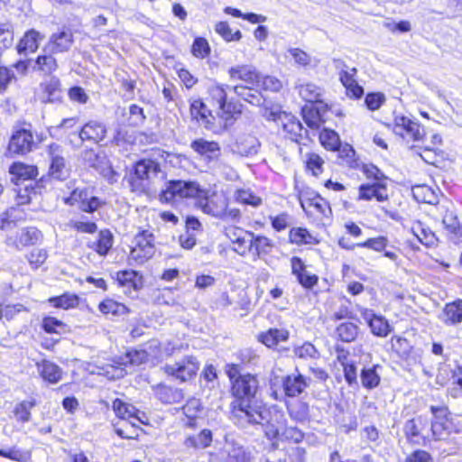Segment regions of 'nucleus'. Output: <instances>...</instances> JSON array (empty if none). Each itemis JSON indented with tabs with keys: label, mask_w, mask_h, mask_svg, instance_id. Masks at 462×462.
Returning a JSON list of instances; mask_svg holds the SVG:
<instances>
[{
	"label": "nucleus",
	"mask_w": 462,
	"mask_h": 462,
	"mask_svg": "<svg viewBox=\"0 0 462 462\" xmlns=\"http://www.w3.org/2000/svg\"><path fill=\"white\" fill-rule=\"evenodd\" d=\"M210 53V47L205 38L198 37L192 44V54L200 59H204Z\"/></svg>",
	"instance_id": "50"
},
{
	"label": "nucleus",
	"mask_w": 462,
	"mask_h": 462,
	"mask_svg": "<svg viewBox=\"0 0 462 462\" xmlns=\"http://www.w3.org/2000/svg\"><path fill=\"white\" fill-rule=\"evenodd\" d=\"M442 216V224L446 230L450 234V238L457 243L462 239V226H460L457 217L453 210L448 209L445 206H440Z\"/></svg>",
	"instance_id": "18"
},
{
	"label": "nucleus",
	"mask_w": 462,
	"mask_h": 462,
	"mask_svg": "<svg viewBox=\"0 0 462 462\" xmlns=\"http://www.w3.org/2000/svg\"><path fill=\"white\" fill-rule=\"evenodd\" d=\"M106 135V127L104 124L98 121L91 120L85 124L79 133V136L81 141H92L94 143H99L104 140Z\"/></svg>",
	"instance_id": "17"
},
{
	"label": "nucleus",
	"mask_w": 462,
	"mask_h": 462,
	"mask_svg": "<svg viewBox=\"0 0 462 462\" xmlns=\"http://www.w3.org/2000/svg\"><path fill=\"white\" fill-rule=\"evenodd\" d=\"M228 85L214 84L208 88V95L217 106V114L225 120L230 119L236 110V106L226 102V89Z\"/></svg>",
	"instance_id": "7"
},
{
	"label": "nucleus",
	"mask_w": 462,
	"mask_h": 462,
	"mask_svg": "<svg viewBox=\"0 0 462 462\" xmlns=\"http://www.w3.org/2000/svg\"><path fill=\"white\" fill-rule=\"evenodd\" d=\"M81 156L84 162L88 167H92L96 170H100L106 160L105 156H100L92 149L83 151Z\"/></svg>",
	"instance_id": "46"
},
{
	"label": "nucleus",
	"mask_w": 462,
	"mask_h": 462,
	"mask_svg": "<svg viewBox=\"0 0 462 462\" xmlns=\"http://www.w3.org/2000/svg\"><path fill=\"white\" fill-rule=\"evenodd\" d=\"M413 198L421 203L437 204L438 195L435 190L428 185H416L412 187Z\"/></svg>",
	"instance_id": "36"
},
{
	"label": "nucleus",
	"mask_w": 462,
	"mask_h": 462,
	"mask_svg": "<svg viewBox=\"0 0 462 462\" xmlns=\"http://www.w3.org/2000/svg\"><path fill=\"white\" fill-rule=\"evenodd\" d=\"M211 442L212 431L208 429H204L197 435L189 436L185 439L184 445L187 448H193L199 449L209 447Z\"/></svg>",
	"instance_id": "34"
},
{
	"label": "nucleus",
	"mask_w": 462,
	"mask_h": 462,
	"mask_svg": "<svg viewBox=\"0 0 462 462\" xmlns=\"http://www.w3.org/2000/svg\"><path fill=\"white\" fill-rule=\"evenodd\" d=\"M299 95L307 102L315 103L319 101L321 89L312 83H308L299 87Z\"/></svg>",
	"instance_id": "40"
},
{
	"label": "nucleus",
	"mask_w": 462,
	"mask_h": 462,
	"mask_svg": "<svg viewBox=\"0 0 462 462\" xmlns=\"http://www.w3.org/2000/svg\"><path fill=\"white\" fill-rule=\"evenodd\" d=\"M69 226L81 233L94 234L97 231V224L91 221L75 220L71 221Z\"/></svg>",
	"instance_id": "59"
},
{
	"label": "nucleus",
	"mask_w": 462,
	"mask_h": 462,
	"mask_svg": "<svg viewBox=\"0 0 462 462\" xmlns=\"http://www.w3.org/2000/svg\"><path fill=\"white\" fill-rule=\"evenodd\" d=\"M73 44V35L70 31H61L51 34L42 52L57 54L69 51Z\"/></svg>",
	"instance_id": "13"
},
{
	"label": "nucleus",
	"mask_w": 462,
	"mask_h": 462,
	"mask_svg": "<svg viewBox=\"0 0 462 462\" xmlns=\"http://www.w3.org/2000/svg\"><path fill=\"white\" fill-rule=\"evenodd\" d=\"M202 190L197 182L176 180H169L159 197L162 201L170 202L175 198H195L199 196Z\"/></svg>",
	"instance_id": "3"
},
{
	"label": "nucleus",
	"mask_w": 462,
	"mask_h": 462,
	"mask_svg": "<svg viewBox=\"0 0 462 462\" xmlns=\"http://www.w3.org/2000/svg\"><path fill=\"white\" fill-rule=\"evenodd\" d=\"M226 451L227 453V462H248V457L241 446L228 443Z\"/></svg>",
	"instance_id": "42"
},
{
	"label": "nucleus",
	"mask_w": 462,
	"mask_h": 462,
	"mask_svg": "<svg viewBox=\"0 0 462 462\" xmlns=\"http://www.w3.org/2000/svg\"><path fill=\"white\" fill-rule=\"evenodd\" d=\"M199 364L196 357L186 356L174 364H167L164 365V372L180 382L190 380L198 372Z\"/></svg>",
	"instance_id": "5"
},
{
	"label": "nucleus",
	"mask_w": 462,
	"mask_h": 462,
	"mask_svg": "<svg viewBox=\"0 0 462 462\" xmlns=\"http://www.w3.org/2000/svg\"><path fill=\"white\" fill-rule=\"evenodd\" d=\"M42 94L40 99L42 103H60L62 99L60 81L56 77H51L40 84Z\"/></svg>",
	"instance_id": "14"
},
{
	"label": "nucleus",
	"mask_w": 462,
	"mask_h": 462,
	"mask_svg": "<svg viewBox=\"0 0 462 462\" xmlns=\"http://www.w3.org/2000/svg\"><path fill=\"white\" fill-rule=\"evenodd\" d=\"M66 325L56 318L47 317L42 320V328L47 333H61Z\"/></svg>",
	"instance_id": "52"
},
{
	"label": "nucleus",
	"mask_w": 462,
	"mask_h": 462,
	"mask_svg": "<svg viewBox=\"0 0 462 462\" xmlns=\"http://www.w3.org/2000/svg\"><path fill=\"white\" fill-rule=\"evenodd\" d=\"M41 236V232L37 228L27 227L17 231L15 234L7 235L5 243L7 246L21 251L26 246L37 244Z\"/></svg>",
	"instance_id": "9"
},
{
	"label": "nucleus",
	"mask_w": 462,
	"mask_h": 462,
	"mask_svg": "<svg viewBox=\"0 0 462 462\" xmlns=\"http://www.w3.org/2000/svg\"><path fill=\"white\" fill-rule=\"evenodd\" d=\"M439 319L446 325H457L462 322V300L446 304Z\"/></svg>",
	"instance_id": "27"
},
{
	"label": "nucleus",
	"mask_w": 462,
	"mask_h": 462,
	"mask_svg": "<svg viewBox=\"0 0 462 462\" xmlns=\"http://www.w3.org/2000/svg\"><path fill=\"white\" fill-rule=\"evenodd\" d=\"M319 141L326 149L330 151L338 150L340 147L339 136L332 130L323 129L319 134Z\"/></svg>",
	"instance_id": "39"
},
{
	"label": "nucleus",
	"mask_w": 462,
	"mask_h": 462,
	"mask_svg": "<svg viewBox=\"0 0 462 462\" xmlns=\"http://www.w3.org/2000/svg\"><path fill=\"white\" fill-rule=\"evenodd\" d=\"M282 123L284 132L296 143L300 142V138H302L303 134H308V130L305 129L301 123L292 115L285 114L282 118Z\"/></svg>",
	"instance_id": "22"
},
{
	"label": "nucleus",
	"mask_w": 462,
	"mask_h": 462,
	"mask_svg": "<svg viewBox=\"0 0 462 462\" xmlns=\"http://www.w3.org/2000/svg\"><path fill=\"white\" fill-rule=\"evenodd\" d=\"M257 88H262L263 90H269L277 92L282 88V83L277 78L273 76H262L259 73V81H257L256 86Z\"/></svg>",
	"instance_id": "43"
},
{
	"label": "nucleus",
	"mask_w": 462,
	"mask_h": 462,
	"mask_svg": "<svg viewBox=\"0 0 462 462\" xmlns=\"http://www.w3.org/2000/svg\"><path fill=\"white\" fill-rule=\"evenodd\" d=\"M36 366L38 373L47 382L56 383L61 379L62 370L56 364L48 360H42L37 363Z\"/></svg>",
	"instance_id": "25"
},
{
	"label": "nucleus",
	"mask_w": 462,
	"mask_h": 462,
	"mask_svg": "<svg viewBox=\"0 0 462 462\" xmlns=\"http://www.w3.org/2000/svg\"><path fill=\"white\" fill-rule=\"evenodd\" d=\"M58 69V64L53 54L49 52H43L37 57L34 62L32 69L35 71H41L44 74H51Z\"/></svg>",
	"instance_id": "35"
},
{
	"label": "nucleus",
	"mask_w": 462,
	"mask_h": 462,
	"mask_svg": "<svg viewBox=\"0 0 462 462\" xmlns=\"http://www.w3.org/2000/svg\"><path fill=\"white\" fill-rule=\"evenodd\" d=\"M154 252V236L148 230H143L135 236L129 259L143 264L153 256Z\"/></svg>",
	"instance_id": "4"
},
{
	"label": "nucleus",
	"mask_w": 462,
	"mask_h": 462,
	"mask_svg": "<svg viewBox=\"0 0 462 462\" xmlns=\"http://www.w3.org/2000/svg\"><path fill=\"white\" fill-rule=\"evenodd\" d=\"M411 232L425 245H430L434 242V234L430 230L425 229L420 222L411 227Z\"/></svg>",
	"instance_id": "45"
},
{
	"label": "nucleus",
	"mask_w": 462,
	"mask_h": 462,
	"mask_svg": "<svg viewBox=\"0 0 462 462\" xmlns=\"http://www.w3.org/2000/svg\"><path fill=\"white\" fill-rule=\"evenodd\" d=\"M35 145L32 133L30 130H17L11 137L9 152L16 154H25Z\"/></svg>",
	"instance_id": "12"
},
{
	"label": "nucleus",
	"mask_w": 462,
	"mask_h": 462,
	"mask_svg": "<svg viewBox=\"0 0 462 462\" xmlns=\"http://www.w3.org/2000/svg\"><path fill=\"white\" fill-rule=\"evenodd\" d=\"M387 240L383 236L370 238L364 243L357 244V246L367 247L375 251H382L386 246Z\"/></svg>",
	"instance_id": "63"
},
{
	"label": "nucleus",
	"mask_w": 462,
	"mask_h": 462,
	"mask_svg": "<svg viewBox=\"0 0 462 462\" xmlns=\"http://www.w3.org/2000/svg\"><path fill=\"white\" fill-rule=\"evenodd\" d=\"M303 118L307 125L311 129H319L321 125L320 116L318 111L303 109Z\"/></svg>",
	"instance_id": "57"
},
{
	"label": "nucleus",
	"mask_w": 462,
	"mask_h": 462,
	"mask_svg": "<svg viewBox=\"0 0 462 462\" xmlns=\"http://www.w3.org/2000/svg\"><path fill=\"white\" fill-rule=\"evenodd\" d=\"M216 217L220 218L223 221H238L240 219V210L237 208H229L225 206L224 211H215Z\"/></svg>",
	"instance_id": "61"
},
{
	"label": "nucleus",
	"mask_w": 462,
	"mask_h": 462,
	"mask_svg": "<svg viewBox=\"0 0 462 462\" xmlns=\"http://www.w3.org/2000/svg\"><path fill=\"white\" fill-rule=\"evenodd\" d=\"M46 258L47 253L43 249H34L28 256L30 263L34 265L35 268L42 265L45 262Z\"/></svg>",
	"instance_id": "64"
},
{
	"label": "nucleus",
	"mask_w": 462,
	"mask_h": 462,
	"mask_svg": "<svg viewBox=\"0 0 462 462\" xmlns=\"http://www.w3.org/2000/svg\"><path fill=\"white\" fill-rule=\"evenodd\" d=\"M307 168L312 171L313 175L319 176L322 172L323 159L317 153H309L307 155Z\"/></svg>",
	"instance_id": "54"
},
{
	"label": "nucleus",
	"mask_w": 462,
	"mask_h": 462,
	"mask_svg": "<svg viewBox=\"0 0 462 462\" xmlns=\"http://www.w3.org/2000/svg\"><path fill=\"white\" fill-rule=\"evenodd\" d=\"M113 409L116 416L123 420H129L132 425H134L135 421H140L136 415L137 410L131 404H127L119 399H116L113 402Z\"/></svg>",
	"instance_id": "33"
},
{
	"label": "nucleus",
	"mask_w": 462,
	"mask_h": 462,
	"mask_svg": "<svg viewBox=\"0 0 462 462\" xmlns=\"http://www.w3.org/2000/svg\"><path fill=\"white\" fill-rule=\"evenodd\" d=\"M294 355L301 359H316L319 357V354L316 347L309 342L304 343L303 345L297 346L294 348Z\"/></svg>",
	"instance_id": "49"
},
{
	"label": "nucleus",
	"mask_w": 462,
	"mask_h": 462,
	"mask_svg": "<svg viewBox=\"0 0 462 462\" xmlns=\"http://www.w3.org/2000/svg\"><path fill=\"white\" fill-rule=\"evenodd\" d=\"M35 406L34 401H23L16 405L14 415L21 422H27L31 418V410Z\"/></svg>",
	"instance_id": "47"
},
{
	"label": "nucleus",
	"mask_w": 462,
	"mask_h": 462,
	"mask_svg": "<svg viewBox=\"0 0 462 462\" xmlns=\"http://www.w3.org/2000/svg\"><path fill=\"white\" fill-rule=\"evenodd\" d=\"M49 155L51 157V165L49 174L51 178L63 180L69 176V168L66 163L65 158L61 155L60 146L52 143L49 147Z\"/></svg>",
	"instance_id": "11"
},
{
	"label": "nucleus",
	"mask_w": 462,
	"mask_h": 462,
	"mask_svg": "<svg viewBox=\"0 0 462 462\" xmlns=\"http://www.w3.org/2000/svg\"><path fill=\"white\" fill-rule=\"evenodd\" d=\"M50 301L57 308L69 309L78 304V297L76 295L63 294L59 297L51 298Z\"/></svg>",
	"instance_id": "53"
},
{
	"label": "nucleus",
	"mask_w": 462,
	"mask_h": 462,
	"mask_svg": "<svg viewBox=\"0 0 462 462\" xmlns=\"http://www.w3.org/2000/svg\"><path fill=\"white\" fill-rule=\"evenodd\" d=\"M234 92L245 101L260 106L264 103V97L255 86L236 85L233 87Z\"/></svg>",
	"instance_id": "23"
},
{
	"label": "nucleus",
	"mask_w": 462,
	"mask_h": 462,
	"mask_svg": "<svg viewBox=\"0 0 462 462\" xmlns=\"http://www.w3.org/2000/svg\"><path fill=\"white\" fill-rule=\"evenodd\" d=\"M226 201V199L223 196H214L205 202L202 209L205 213L216 217L215 211H224Z\"/></svg>",
	"instance_id": "41"
},
{
	"label": "nucleus",
	"mask_w": 462,
	"mask_h": 462,
	"mask_svg": "<svg viewBox=\"0 0 462 462\" xmlns=\"http://www.w3.org/2000/svg\"><path fill=\"white\" fill-rule=\"evenodd\" d=\"M422 423V417L417 419H411L405 422L404 433L409 439H412L420 435L419 424Z\"/></svg>",
	"instance_id": "58"
},
{
	"label": "nucleus",
	"mask_w": 462,
	"mask_h": 462,
	"mask_svg": "<svg viewBox=\"0 0 462 462\" xmlns=\"http://www.w3.org/2000/svg\"><path fill=\"white\" fill-rule=\"evenodd\" d=\"M231 415L235 423L241 427L263 425L268 421L269 411L257 396L231 402Z\"/></svg>",
	"instance_id": "1"
},
{
	"label": "nucleus",
	"mask_w": 462,
	"mask_h": 462,
	"mask_svg": "<svg viewBox=\"0 0 462 462\" xmlns=\"http://www.w3.org/2000/svg\"><path fill=\"white\" fill-rule=\"evenodd\" d=\"M301 207L304 210H306L307 208L312 207L320 214H325L326 209H329L327 201L320 197H315L308 199L307 201H301Z\"/></svg>",
	"instance_id": "55"
},
{
	"label": "nucleus",
	"mask_w": 462,
	"mask_h": 462,
	"mask_svg": "<svg viewBox=\"0 0 462 462\" xmlns=\"http://www.w3.org/2000/svg\"><path fill=\"white\" fill-rule=\"evenodd\" d=\"M310 379L300 374H289L282 379L284 393L289 397H296L301 394L310 385Z\"/></svg>",
	"instance_id": "15"
},
{
	"label": "nucleus",
	"mask_w": 462,
	"mask_h": 462,
	"mask_svg": "<svg viewBox=\"0 0 462 462\" xmlns=\"http://www.w3.org/2000/svg\"><path fill=\"white\" fill-rule=\"evenodd\" d=\"M190 148L200 156L206 157L208 161L217 159L220 154L218 143L199 138L191 142Z\"/></svg>",
	"instance_id": "20"
},
{
	"label": "nucleus",
	"mask_w": 462,
	"mask_h": 462,
	"mask_svg": "<svg viewBox=\"0 0 462 462\" xmlns=\"http://www.w3.org/2000/svg\"><path fill=\"white\" fill-rule=\"evenodd\" d=\"M116 279L120 285L129 289L133 288L135 291L143 286L142 276L136 271H120L116 273Z\"/></svg>",
	"instance_id": "31"
},
{
	"label": "nucleus",
	"mask_w": 462,
	"mask_h": 462,
	"mask_svg": "<svg viewBox=\"0 0 462 462\" xmlns=\"http://www.w3.org/2000/svg\"><path fill=\"white\" fill-rule=\"evenodd\" d=\"M337 334L340 340L350 343L357 337L359 328L353 322H343L337 326Z\"/></svg>",
	"instance_id": "38"
},
{
	"label": "nucleus",
	"mask_w": 462,
	"mask_h": 462,
	"mask_svg": "<svg viewBox=\"0 0 462 462\" xmlns=\"http://www.w3.org/2000/svg\"><path fill=\"white\" fill-rule=\"evenodd\" d=\"M113 245V236L108 229L101 230L98 234V239L88 245V247L94 249L99 255H106Z\"/></svg>",
	"instance_id": "37"
},
{
	"label": "nucleus",
	"mask_w": 462,
	"mask_h": 462,
	"mask_svg": "<svg viewBox=\"0 0 462 462\" xmlns=\"http://www.w3.org/2000/svg\"><path fill=\"white\" fill-rule=\"evenodd\" d=\"M67 203L71 205L78 203L79 208L87 213L96 211L103 204L100 199L94 196L92 190L88 188L75 189L68 198Z\"/></svg>",
	"instance_id": "8"
},
{
	"label": "nucleus",
	"mask_w": 462,
	"mask_h": 462,
	"mask_svg": "<svg viewBox=\"0 0 462 462\" xmlns=\"http://www.w3.org/2000/svg\"><path fill=\"white\" fill-rule=\"evenodd\" d=\"M342 64L343 68L339 73V79L346 88V86L351 85L356 81V75L357 70L356 68H348L345 63Z\"/></svg>",
	"instance_id": "60"
},
{
	"label": "nucleus",
	"mask_w": 462,
	"mask_h": 462,
	"mask_svg": "<svg viewBox=\"0 0 462 462\" xmlns=\"http://www.w3.org/2000/svg\"><path fill=\"white\" fill-rule=\"evenodd\" d=\"M9 172L16 180H31L37 176L38 171L35 166L24 164L23 162H14L10 168Z\"/></svg>",
	"instance_id": "32"
},
{
	"label": "nucleus",
	"mask_w": 462,
	"mask_h": 462,
	"mask_svg": "<svg viewBox=\"0 0 462 462\" xmlns=\"http://www.w3.org/2000/svg\"><path fill=\"white\" fill-rule=\"evenodd\" d=\"M236 200L245 205L258 207L262 204V199L250 190L240 189L236 192Z\"/></svg>",
	"instance_id": "51"
},
{
	"label": "nucleus",
	"mask_w": 462,
	"mask_h": 462,
	"mask_svg": "<svg viewBox=\"0 0 462 462\" xmlns=\"http://www.w3.org/2000/svg\"><path fill=\"white\" fill-rule=\"evenodd\" d=\"M249 252L255 251L258 257L268 254L273 245L271 239L263 236H257L253 232H248Z\"/></svg>",
	"instance_id": "29"
},
{
	"label": "nucleus",
	"mask_w": 462,
	"mask_h": 462,
	"mask_svg": "<svg viewBox=\"0 0 462 462\" xmlns=\"http://www.w3.org/2000/svg\"><path fill=\"white\" fill-rule=\"evenodd\" d=\"M393 132L402 137L409 136L413 141H420L425 135L424 129L418 122L404 116H395Z\"/></svg>",
	"instance_id": "10"
},
{
	"label": "nucleus",
	"mask_w": 462,
	"mask_h": 462,
	"mask_svg": "<svg viewBox=\"0 0 462 462\" xmlns=\"http://www.w3.org/2000/svg\"><path fill=\"white\" fill-rule=\"evenodd\" d=\"M99 310L104 314L122 315L127 311V309L124 304L107 299L99 304Z\"/></svg>",
	"instance_id": "44"
},
{
	"label": "nucleus",
	"mask_w": 462,
	"mask_h": 462,
	"mask_svg": "<svg viewBox=\"0 0 462 462\" xmlns=\"http://www.w3.org/2000/svg\"><path fill=\"white\" fill-rule=\"evenodd\" d=\"M289 332L286 329L270 328L258 336V340L267 347H274L280 342L287 341Z\"/></svg>",
	"instance_id": "30"
},
{
	"label": "nucleus",
	"mask_w": 462,
	"mask_h": 462,
	"mask_svg": "<svg viewBox=\"0 0 462 462\" xmlns=\"http://www.w3.org/2000/svg\"><path fill=\"white\" fill-rule=\"evenodd\" d=\"M385 97L382 93H369L365 96V103L369 110L375 111L384 103Z\"/></svg>",
	"instance_id": "56"
},
{
	"label": "nucleus",
	"mask_w": 462,
	"mask_h": 462,
	"mask_svg": "<svg viewBox=\"0 0 462 462\" xmlns=\"http://www.w3.org/2000/svg\"><path fill=\"white\" fill-rule=\"evenodd\" d=\"M282 438L295 443L302 441L304 434L296 427H286L282 432Z\"/></svg>",
	"instance_id": "62"
},
{
	"label": "nucleus",
	"mask_w": 462,
	"mask_h": 462,
	"mask_svg": "<svg viewBox=\"0 0 462 462\" xmlns=\"http://www.w3.org/2000/svg\"><path fill=\"white\" fill-rule=\"evenodd\" d=\"M364 318L367 321L371 331L377 337H387L391 331V327L385 318L377 316L372 311L365 310Z\"/></svg>",
	"instance_id": "24"
},
{
	"label": "nucleus",
	"mask_w": 462,
	"mask_h": 462,
	"mask_svg": "<svg viewBox=\"0 0 462 462\" xmlns=\"http://www.w3.org/2000/svg\"><path fill=\"white\" fill-rule=\"evenodd\" d=\"M376 199L378 201H384L388 199L387 189L380 183L362 184L359 187V200H371Z\"/></svg>",
	"instance_id": "21"
},
{
	"label": "nucleus",
	"mask_w": 462,
	"mask_h": 462,
	"mask_svg": "<svg viewBox=\"0 0 462 462\" xmlns=\"http://www.w3.org/2000/svg\"><path fill=\"white\" fill-rule=\"evenodd\" d=\"M44 39L40 32L31 29L27 31L22 39L19 41L16 50L19 54H24L29 52H35L39 48V43Z\"/></svg>",
	"instance_id": "19"
},
{
	"label": "nucleus",
	"mask_w": 462,
	"mask_h": 462,
	"mask_svg": "<svg viewBox=\"0 0 462 462\" xmlns=\"http://www.w3.org/2000/svg\"><path fill=\"white\" fill-rule=\"evenodd\" d=\"M190 114L192 117L197 120H204L207 124L210 123L208 116H211V112L208 109L206 105L201 100H195L190 106Z\"/></svg>",
	"instance_id": "48"
},
{
	"label": "nucleus",
	"mask_w": 462,
	"mask_h": 462,
	"mask_svg": "<svg viewBox=\"0 0 462 462\" xmlns=\"http://www.w3.org/2000/svg\"><path fill=\"white\" fill-rule=\"evenodd\" d=\"M160 174L163 179L164 173L159 162L152 159H142L135 162L134 171L128 177V182L133 191L146 192Z\"/></svg>",
	"instance_id": "2"
},
{
	"label": "nucleus",
	"mask_w": 462,
	"mask_h": 462,
	"mask_svg": "<svg viewBox=\"0 0 462 462\" xmlns=\"http://www.w3.org/2000/svg\"><path fill=\"white\" fill-rule=\"evenodd\" d=\"M156 397L163 403H180L184 400V393L180 389L164 384H159L155 388Z\"/></svg>",
	"instance_id": "26"
},
{
	"label": "nucleus",
	"mask_w": 462,
	"mask_h": 462,
	"mask_svg": "<svg viewBox=\"0 0 462 462\" xmlns=\"http://www.w3.org/2000/svg\"><path fill=\"white\" fill-rule=\"evenodd\" d=\"M379 370H382L380 365L365 366L360 372L361 384L364 388L372 390L377 387L381 382Z\"/></svg>",
	"instance_id": "28"
},
{
	"label": "nucleus",
	"mask_w": 462,
	"mask_h": 462,
	"mask_svg": "<svg viewBox=\"0 0 462 462\" xmlns=\"http://www.w3.org/2000/svg\"><path fill=\"white\" fill-rule=\"evenodd\" d=\"M231 80H241L246 84L256 86L259 81V72L252 65H236L228 69Z\"/></svg>",
	"instance_id": "16"
},
{
	"label": "nucleus",
	"mask_w": 462,
	"mask_h": 462,
	"mask_svg": "<svg viewBox=\"0 0 462 462\" xmlns=\"http://www.w3.org/2000/svg\"><path fill=\"white\" fill-rule=\"evenodd\" d=\"M259 390V380L255 374H245L243 378L235 381L231 385V393L235 398L234 401H245L257 396Z\"/></svg>",
	"instance_id": "6"
}]
</instances>
